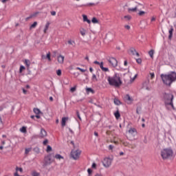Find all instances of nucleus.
Returning a JSON list of instances; mask_svg holds the SVG:
<instances>
[{
    "label": "nucleus",
    "instance_id": "nucleus-29",
    "mask_svg": "<svg viewBox=\"0 0 176 176\" xmlns=\"http://www.w3.org/2000/svg\"><path fill=\"white\" fill-rule=\"evenodd\" d=\"M34 113H36V115H39L42 113V112H41V110H39V109H34Z\"/></svg>",
    "mask_w": 176,
    "mask_h": 176
},
{
    "label": "nucleus",
    "instance_id": "nucleus-30",
    "mask_svg": "<svg viewBox=\"0 0 176 176\" xmlns=\"http://www.w3.org/2000/svg\"><path fill=\"white\" fill-rule=\"evenodd\" d=\"M23 71H25V67L21 65L19 68V74H21Z\"/></svg>",
    "mask_w": 176,
    "mask_h": 176
},
{
    "label": "nucleus",
    "instance_id": "nucleus-52",
    "mask_svg": "<svg viewBox=\"0 0 176 176\" xmlns=\"http://www.w3.org/2000/svg\"><path fill=\"white\" fill-rule=\"evenodd\" d=\"M109 149L110 151H112V149H113V146L111 144H110V145L109 146Z\"/></svg>",
    "mask_w": 176,
    "mask_h": 176
},
{
    "label": "nucleus",
    "instance_id": "nucleus-18",
    "mask_svg": "<svg viewBox=\"0 0 176 176\" xmlns=\"http://www.w3.org/2000/svg\"><path fill=\"white\" fill-rule=\"evenodd\" d=\"M173 32H174V28H173V26H171L170 29L168 31L169 36L168 38L171 39L173 38Z\"/></svg>",
    "mask_w": 176,
    "mask_h": 176
},
{
    "label": "nucleus",
    "instance_id": "nucleus-53",
    "mask_svg": "<svg viewBox=\"0 0 176 176\" xmlns=\"http://www.w3.org/2000/svg\"><path fill=\"white\" fill-rule=\"evenodd\" d=\"M124 28H126V30H130V25H126Z\"/></svg>",
    "mask_w": 176,
    "mask_h": 176
},
{
    "label": "nucleus",
    "instance_id": "nucleus-40",
    "mask_svg": "<svg viewBox=\"0 0 176 176\" xmlns=\"http://www.w3.org/2000/svg\"><path fill=\"white\" fill-rule=\"evenodd\" d=\"M121 142L124 146H129V142L124 141H121Z\"/></svg>",
    "mask_w": 176,
    "mask_h": 176
},
{
    "label": "nucleus",
    "instance_id": "nucleus-16",
    "mask_svg": "<svg viewBox=\"0 0 176 176\" xmlns=\"http://www.w3.org/2000/svg\"><path fill=\"white\" fill-rule=\"evenodd\" d=\"M38 14H39V12H33L32 14H31L27 19V20L30 19H34V17H36L38 16Z\"/></svg>",
    "mask_w": 176,
    "mask_h": 176
},
{
    "label": "nucleus",
    "instance_id": "nucleus-43",
    "mask_svg": "<svg viewBox=\"0 0 176 176\" xmlns=\"http://www.w3.org/2000/svg\"><path fill=\"white\" fill-rule=\"evenodd\" d=\"M151 79H153L155 78V73L151 72L149 74Z\"/></svg>",
    "mask_w": 176,
    "mask_h": 176
},
{
    "label": "nucleus",
    "instance_id": "nucleus-19",
    "mask_svg": "<svg viewBox=\"0 0 176 176\" xmlns=\"http://www.w3.org/2000/svg\"><path fill=\"white\" fill-rule=\"evenodd\" d=\"M80 34L82 35V36H85V35H86V30H85V28H80Z\"/></svg>",
    "mask_w": 176,
    "mask_h": 176
},
{
    "label": "nucleus",
    "instance_id": "nucleus-64",
    "mask_svg": "<svg viewBox=\"0 0 176 176\" xmlns=\"http://www.w3.org/2000/svg\"><path fill=\"white\" fill-rule=\"evenodd\" d=\"M89 71H90V72H93L94 70H93L92 67L89 68Z\"/></svg>",
    "mask_w": 176,
    "mask_h": 176
},
{
    "label": "nucleus",
    "instance_id": "nucleus-8",
    "mask_svg": "<svg viewBox=\"0 0 176 176\" xmlns=\"http://www.w3.org/2000/svg\"><path fill=\"white\" fill-rule=\"evenodd\" d=\"M94 64H97L98 65L100 66V68L102 69V71H103L104 72H109V69H108L107 67H104V63L101 62L100 63V62L96 60L94 62Z\"/></svg>",
    "mask_w": 176,
    "mask_h": 176
},
{
    "label": "nucleus",
    "instance_id": "nucleus-23",
    "mask_svg": "<svg viewBox=\"0 0 176 176\" xmlns=\"http://www.w3.org/2000/svg\"><path fill=\"white\" fill-rule=\"evenodd\" d=\"M54 157H55V159H57L58 160H61V159H64V157H63L60 154L55 155Z\"/></svg>",
    "mask_w": 176,
    "mask_h": 176
},
{
    "label": "nucleus",
    "instance_id": "nucleus-17",
    "mask_svg": "<svg viewBox=\"0 0 176 176\" xmlns=\"http://www.w3.org/2000/svg\"><path fill=\"white\" fill-rule=\"evenodd\" d=\"M125 100L128 104H131V102H133V98L129 95H126Z\"/></svg>",
    "mask_w": 176,
    "mask_h": 176
},
{
    "label": "nucleus",
    "instance_id": "nucleus-39",
    "mask_svg": "<svg viewBox=\"0 0 176 176\" xmlns=\"http://www.w3.org/2000/svg\"><path fill=\"white\" fill-rule=\"evenodd\" d=\"M68 44L72 45V46H74L75 45V41H72V40L68 41Z\"/></svg>",
    "mask_w": 176,
    "mask_h": 176
},
{
    "label": "nucleus",
    "instance_id": "nucleus-21",
    "mask_svg": "<svg viewBox=\"0 0 176 176\" xmlns=\"http://www.w3.org/2000/svg\"><path fill=\"white\" fill-rule=\"evenodd\" d=\"M32 176H41V173H38L36 170L32 171Z\"/></svg>",
    "mask_w": 176,
    "mask_h": 176
},
{
    "label": "nucleus",
    "instance_id": "nucleus-61",
    "mask_svg": "<svg viewBox=\"0 0 176 176\" xmlns=\"http://www.w3.org/2000/svg\"><path fill=\"white\" fill-rule=\"evenodd\" d=\"M9 0H2V3H6V2H8Z\"/></svg>",
    "mask_w": 176,
    "mask_h": 176
},
{
    "label": "nucleus",
    "instance_id": "nucleus-37",
    "mask_svg": "<svg viewBox=\"0 0 176 176\" xmlns=\"http://www.w3.org/2000/svg\"><path fill=\"white\" fill-rule=\"evenodd\" d=\"M36 25H38V23L34 22V23L31 25L30 28H35V27H36Z\"/></svg>",
    "mask_w": 176,
    "mask_h": 176
},
{
    "label": "nucleus",
    "instance_id": "nucleus-6",
    "mask_svg": "<svg viewBox=\"0 0 176 176\" xmlns=\"http://www.w3.org/2000/svg\"><path fill=\"white\" fill-rule=\"evenodd\" d=\"M113 160L109 157H106L104 159L102 164L104 167L106 168H109V167H111V165L112 164Z\"/></svg>",
    "mask_w": 176,
    "mask_h": 176
},
{
    "label": "nucleus",
    "instance_id": "nucleus-36",
    "mask_svg": "<svg viewBox=\"0 0 176 176\" xmlns=\"http://www.w3.org/2000/svg\"><path fill=\"white\" fill-rule=\"evenodd\" d=\"M30 152H31V148H25V155H28V153H30Z\"/></svg>",
    "mask_w": 176,
    "mask_h": 176
},
{
    "label": "nucleus",
    "instance_id": "nucleus-54",
    "mask_svg": "<svg viewBox=\"0 0 176 176\" xmlns=\"http://www.w3.org/2000/svg\"><path fill=\"white\" fill-rule=\"evenodd\" d=\"M1 146H3V145H5L6 144V142H5V140H3V141H1Z\"/></svg>",
    "mask_w": 176,
    "mask_h": 176
},
{
    "label": "nucleus",
    "instance_id": "nucleus-50",
    "mask_svg": "<svg viewBox=\"0 0 176 176\" xmlns=\"http://www.w3.org/2000/svg\"><path fill=\"white\" fill-rule=\"evenodd\" d=\"M77 117L80 120H82V118H80V114H79V111H76Z\"/></svg>",
    "mask_w": 176,
    "mask_h": 176
},
{
    "label": "nucleus",
    "instance_id": "nucleus-3",
    "mask_svg": "<svg viewBox=\"0 0 176 176\" xmlns=\"http://www.w3.org/2000/svg\"><path fill=\"white\" fill-rule=\"evenodd\" d=\"M164 100L168 109H175L174 104H173V100H174V96L173 94H165L164 95Z\"/></svg>",
    "mask_w": 176,
    "mask_h": 176
},
{
    "label": "nucleus",
    "instance_id": "nucleus-2",
    "mask_svg": "<svg viewBox=\"0 0 176 176\" xmlns=\"http://www.w3.org/2000/svg\"><path fill=\"white\" fill-rule=\"evenodd\" d=\"M107 80L110 86H114V87H120L122 86V79L119 75L116 74L113 76L107 77Z\"/></svg>",
    "mask_w": 176,
    "mask_h": 176
},
{
    "label": "nucleus",
    "instance_id": "nucleus-35",
    "mask_svg": "<svg viewBox=\"0 0 176 176\" xmlns=\"http://www.w3.org/2000/svg\"><path fill=\"white\" fill-rule=\"evenodd\" d=\"M146 14V12H145L144 11H140L138 12L139 16H144Z\"/></svg>",
    "mask_w": 176,
    "mask_h": 176
},
{
    "label": "nucleus",
    "instance_id": "nucleus-57",
    "mask_svg": "<svg viewBox=\"0 0 176 176\" xmlns=\"http://www.w3.org/2000/svg\"><path fill=\"white\" fill-rule=\"evenodd\" d=\"M136 113H138V115H140V109H137Z\"/></svg>",
    "mask_w": 176,
    "mask_h": 176
},
{
    "label": "nucleus",
    "instance_id": "nucleus-28",
    "mask_svg": "<svg viewBox=\"0 0 176 176\" xmlns=\"http://www.w3.org/2000/svg\"><path fill=\"white\" fill-rule=\"evenodd\" d=\"M91 80L92 82H97V80H98L97 79V76H96V74L92 75Z\"/></svg>",
    "mask_w": 176,
    "mask_h": 176
},
{
    "label": "nucleus",
    "instance_id": "nucleus-20",
    "mask_svg": "<svg viewBox=\"0 0 176 176\" xmlns=\"http://www.w3.org/2000/svg\"><path fill=\"white\" fill-rule=\"evenodd\" d=\"M138 9V8L137 7H135L133 8H128V12L129 13H131V12H137V10Z\"/></svg>",
    "mask_w": 176,
    "mask_h": 176
},
{
    "label": "nucleus",
    "instance_id": "nucleus-4",
    "mask_svg": "<svg viewBox=\"0 0 176 176\" xmlns=\"http://www.w3.org/2000/svg\"><path fill=\"white\" fill-rule=\"evenodd\" d=\"M160 154L163 160H167V159L172 157L173 155H174V151H173V148L168 147L162 149Z\"/></svg>",
    "mask_w": 176,
    "mask_h": 176
},
{
    "label": "nucleus",
    "instance_id": "nucleus-26",
    "mask_svg": "<svg viewBox=\"0 0 176 176\" xmlns=\"http://www.w3.org/2000/svg\"><path fill=\"white\" fill-rule=\"evenodd\" d=\"M24 63L28 67V68H30V65H31V62L28 60H25Z\"/></svg>",
    "mask_w": 176,
    "mask_h": 176
},
{
    "label": "nucleus",
    "instance_id": "nucleus-32",
    "mask_svg": "<svg viewBox=\"0 0 176 176\" xmlns=\"http://www.w3.org/2000/svg\"><path fill=\"white\" fill-rule=\"evenodd\" d=\"M23 173V168H19L18 166L16 167V173Z\"/></svg>",
    "mask_w": 176,
    "mask_h": 176
},
{
    "label": "nucleus",
    "instance_id": "nucleus-56",
    "mask_svg": "<svg viewBox=\"0 0 176 176\" xmlns=\"http://www.w3.org/2000/svg\"><path fill=\"white\" fill-rule=\"evenodd\" d=\"M51 14L52 16H56V12L55 11L51 12Z\"/></svg>",
    "mask_w": 176,
    "mask_h": 176
},
{
    "label": "nucleus",
    "instance_id": "nucleus-59",
    "mask_svg": "<svg viewBox=\"0 0 176 176\" xmlns=\"http://www.w3.org/2000/svg\"><path fill=\"white\" fill-rule=\"evenodd\" d=\"M23 94H27V90L23 89Z\"/></svg>",
    "mask_w": 176,
    "mask_h": 176
},
{
    "label": "nucleus",
    "instance_id": "nucleus-63",
    "mask_svg": "<svg viewBox=\"0 0 176 176\" xmlns=\"http://www.w3.org/2000/svg\"><path fill=\"white\" fill-rule=\"evenodd\" d=\"M3 146H0V151H3Z\"/></svg>",
    "mask_w": 176,
    "mask_h": 176
},
{
    "label": "nucleus",
    "instance_id": "nucleus-27",
    "mask_svg": "<svg viewBox=\"0 0 176 176\" xmlns=\"http://www.w3.org/2000/svg\"><path fill=\"white\" fill-rule=\"evenodd\" d=\"M114 116L116 117V119H119L120 118V113H119V111H117L115 113Z\"/></svg>",
    "mask_w": 176,
    "mask_h": 176
},
{
    "label": "nucleus",
    "instance_id": "nucleus-44",
    "mask_svg": "<svg viewBox=\"0 0 176 176\" xmlns=\"http://www.w3.org/2000/svg\"><path fill=\"white\" fill-rule=\"evenodd\" d=\"M91 21L94 23V24H97V23H98V20H97L96 18H93Z\"/></svg>",
    "mask_w": 176,
    "mask_h": 176
},
{
    "label": "nucleus",
    "instance_id": "nucleus-62",
    "mask_svg": "<svg viewBox=\"0 0 176 176\" xmlns=\"http://www.w3.org/2000/svg\"><path fill=\"white\" fill-rule=\"evenodd\" d=\"M94 135H96V137H98V133L94 132Z\"/></svg>",
    "mask_w": 176,
    "mask_h": 176
},
{
    "label": "nucleus",
    "instance_id": "nucleus-42",
    "mask_svg": "<svg viewBox=\"0 0 176 176\" xmlns=\"http://www.w3.org/2000/svg\"><path fill=\"white\" fill-rule=\"evenodd\" d=\"M76 69L80 71V72H86V69H82L80 67H76Z\"/></svg>",
    "mask_w": 176,
    "mask_h": 176
},
{
    "label": "nucleus",
    "instance_id": "nucleus-47",
    "mask_svg": "<svg viewBox=\"0 0 176 176\" xmlns=\"http://www.w3.org/2000/svg\"><path fill=\"white\" fill-rule=\"evenodd\" d=\"M86 90L87 93H94V91L91 88H87Z\"/></svg>",
    "mask_w": 176,
    "mask_h": 176
},
{
    "label": "nucleus",
    "instance_id": "nucleus-9",
    "mask_svg": "<svg viewBox=\"0 0 176 176\" xmlns=\"http://www.w3.org/2000/svg\"><path fill=\"white\" fill-rule=\"evenodd\" d=\"M109 63L111 67L113 68L118 67V60L115 58H110L109 59Z\"/></svg>",
    "mask_w": 176,
    "mask_h": 176
},
{
    "label": "nucleus",
    "instance_id": "nucleus-41",
    "mask_svg": "<svg viewBox=\"0 0 176 176\" xmlns=\"http://www.w3.org/2000/svg\"><path fill=\"white\" fill-rule=\"evenodd\" d=\"M70 91H71V93H74V91H76V86L72 87L70 89Z\"/></svg>",
    "mask_w": 176,
    "mask_h": 176
},
{
    "label": "nucleus",
    "instance_id": "nucleus-49",
    "mask_svg": "<svg viewBox=\"0 0 176 176\" xmlns=\"http://www.w3.org/2000/svg\"><path fill=\"white\" fill-rule=\"evenodd\" d=\"M136 62L138 63V64H141L142 63V59L138 58V59H136Z\"/></svg>",
    "mask_w": 176,
    "mask_h": 176
},
{
    "label": "nucleus",
    "instance_id": "nucleus-7",
    "mask_svg": "<svg viewBox=\"0 0 176 176\" xmlns=\"http://www.w3.org/2000/svg\"><path fill=\"white\" fill-rule=\"evenodd\" d=\"M128 135L129 138H133L137 135V129L134 128H131L128 131Z\"/></svg>",
    "mask_w": 176,
    "mask_h": 176
},
{
    "label": "nucleus",
    "instance_id": "nucleus-38",
    "mask_svg": "<svg viewBox=\"0 0 176 176\" xmlns=\"http://www.w3.org/2000/svg\"><path fill=\"white\" fill-rule=\"evenodd\" d=\"M136 78H137V74H135L133 78H131V80H130L131 83H133V82H134Z\"/></svg>",
    "mask_w": 176,
    "mask_h": 176
},
{
    "label": "nucleus",
    "instance_id": "nucleus-34",
    "mask_svg": "<svg viewBox=\"0 0 176 176\" xmlns=\"http://www.w3.org/2000/svg\"><path fill=\"white\" fill-rule=\"evenodd\" d=\"M52 146H50V145H48L47 146L46 152H47V153L52 152Z\"/></svg>",
    "mask_w": 176,
    "mask_h": 176
},
{
    "label": "nucleus",
    "instance_id": "nucleus-10",
    "mask_svg": "<svg viewBox=\"0 0 176 176\" xmlns=\"http://www.w3.org/2000/svg\"><path fill=\"white\" fill-rule=\"evenodd\" d=\"M45 166H47V164H52L53 163V160H52V156L47 155L45 157L44 160Z\"/></svg>",
    "mask_w": 176,
    "mask_h": 176
},
{
    "label": "nucleus",
    "instance_id": "nucleus-24",
    "mask_svg": "<svg viewBox=\"0 0 176 176\" xmlns=\"http://www.w3.org/2000/svg\"><path fill=\"white\" fill-rule=\"evenodd\" d=\"M148 54L151 58H153V54H155V50H151L148 52Z\"/></svg>",
    "mask_w": 176,
    "mask_h": 176
},
{
    "label": "nucleus",
    "instance_id": "nucleus-5",
    "mask_svg": "<svg viewBox=\"0 0 176 176\" xmlns=\"http://www.w3.org/2000/svg\"><path fill=\"white\" fill-rule=\"evenodd\" d=\"M82 151L79 149H74L71 151L70 157L74 159V160H78L79 159Z\"/></svg>",
    "mask_w": 176,
    "mask_h": 176
},
{
    "label": "nucleus",
    "instance_id": "nucleus-46",
    "mask_svg": "<svg viewBox=\"0 0 176 176\" xmlns=\"http://www.w3.org/2000/svg\"><path fill=\"white\" fill-rule=\"evenodd\" d=\"M56 75H58V76H61V69H58L56 71Z\"/></svg>",
    "mask_w": 176,
    "mask_h": 176
},
{
    "label": "nucleus",
    "instance_id": "nucleus-22",
    "mask_svg": "<svg viewBox=\"0 0 176 176\" xmlns=\"http://www.w3.org/2000/svg\"><path fill=\"white\" fill-rule=\"evenodd\" d=\"M82 19H83V21H87L88 24H90V23H91V21H90V20L87 19V16L86 15H82Z\"/></svg>",
    "mask_w": 176,
    "mask_h": 176
},
{
    "label": "nucleus",
    "instance_id": "nucleus-15",
    "mask_svg": "<svg viewBox=\"0 0 176 176\" xmlns=\"http://www.w3.org/2000/svg\"><path fill=\"white\" fill-rule=\"evenodd\" d=\"M67 120H68V117H63L62 118V121H61L62 127H65V123H67Z\"/></svg>",
    "mask_w": 176,
    "mask_h": 176
},
{
    "label": "nucleus",
    "instance_id": "nucleus-51",
    "mask_svg": "<svg viewBox=\"0 0 176 176\" xmlns=\"http://www.w3.org/2000/svg\"><path fill=\"white\" fill-rule=\"evenodd\" d=\"M151 21H156V17L155 16H152L151 19Z\"/></svg>",
    "mask_w": 176,
    "mask_h": 176
},
{
    "label": "nucleus",
    "instance_id": "nucleus-25",
    "mask_svg": "<svg viewBox=\"0 0 176 176\" xmlns=\"http://www.w3.org/2000/svg\"><path fill=\"white\" fill-rule=\"evenodd\" d=\"M114 104H116V105H120V104H122V102H120V100H119V99L115 98Z\"/></svg>",
    "mask_w": 176,
    "mask_h": 176
},
{
    "label": "nucleus",
    "instance_id": "nucleus-31",
    "mask_svg": "<svg viewBox=\"0 0 176 176\" xmlns=\"http://www.w3.org/2000/svg\"><path fill=\"white\" fill-rule=\"evenodd\" d=\"M20 132H21V133H27V127L23 126V127L20 129Z\"/></svg>",
    "mask_w": 176,
    "mask_h": 176
},
{
    "label": "nucleus",
    "instance_id": "nucleus-14",
    "mask_svg": "<svg viewBox=\"0 0 176 176\" xmlns=\"http://www.w3.org/2000/svg\"><path fill=\"white\" fill-rule=\"evenodd\" d=\"M49 27H50V22L47 21L45 23V28H44V30H43L44 34H46L47 32V30H49Z\"/></svg>",
    "mask_w": 176,
    "mask_h": 176
},
{
    "label": "nucleus",
    "instance_id": "nucleus-13",
    "mask_svg": "<svg viewBox=\"0 0 176 176\" xmlns=\"http://www.w3.org/2000/svg\"><path fill=\"white\" fill-rule=\"evenodd\" d=\"M130 52L133 56H137V57H140V54L135 50V49L131 48Z\"/></svg>",
    "mask_w": 176,
    "mask_h": 176
},
{
    "label": "nucleus",
    "instance_id": "nucleus-55",
    "mask_svg": "<svg viewBox=\"0 0 176 176\" xmlns=\"http://www.w3.org/2000/svg\"><path fill=\"white\" fill-rule=\"evenodd\" d=\"M87 172H88V174H91V173H92V170H91V169H90V168H89L88 170H87Z\"/></svg>",
    "mask_w": 176,
    "mask_h": 176
},
{
    "label": "nucleus",
    "instance_id": "nucleus-45",
    "mask_svg": "<svg viewBox=\"0 0 176 176\" xmlns=\"http://www.w3.org/2000/svg\"><path fill=\"white\" fill-rule=\"evenodd\" d=\"M47 58L48 59L49 61H52V58H50V52H48L47 54Z\"/></svg>",
    "mask_w": 176,
    "mask_h": 176
},
{
    "label": "nucleus",
    "instance_id": "nucleus-12",
    "mask_svg": "<svg viewBox=\"0 0 176 176\" xmlns=\"http://www.w3.org/2000/svg\"><path fill=\"white\" fill-rule=\"evenodd\" d=\"M47 132H46V131H45V129H42L41 130V133L39 134V138H45V137H47Z\"/></svg>",
    "mask_w": 176,
    "mask_h": 176
},
{
    "label": "nucleus",
    "instance_id": "nucleus-33",
    "mask_svg": "<svg viewBox=\"0 0 176 176\" xmlns=\"http://www.w3.org/2000/svg\"><path fill=\"white\" fill-rule=\"evenodd\" d=\"M124 19H125V20H126V21H129V20H131V16H130V15L124 16Z\"/></svg>",
    "mask_w": 176,
    "mask_h": 176
},
{
    "label": "nucleus",
    "instance_id": "nucleus-58",
    "mask_svg": "<svg viewBox=\"0 0 176 176\" xmlns=\"http://www.w3.org/2000/svg\"><path fill=\"white\" fill-rule=\"evenodd\" d=\"M96 163H94L92 164V168H96Z\"/></svg>",
    "mask_w": 176,
    "mask_h": 176
},
{
    "label": "nucleus",
    "instance_id": "nucleus-60",
    "mask_svg": "<svg viewBox=\"0 0 176 176\" xmlns=\"http://www.w3.org/2000/svg\"><path fill=\"white\" fill-rule=\"evenodd\" d=\"M124 65L125 67H127V60H124Z\"/></svg>",
    "mask_w": 176,
    "mask_h": 176
},
{
    "label": "nucleus",
    "instance_id": "nucleus-48",
    "mask_svg": "<svg viewBox=\"0 0 176 176\" xmlns=\"http://www.w3.org/2000/svg\"><path fill=\"white\" fill-rule=\"evenodd\" d=\"M47 144H49V140L46 139L43 141V145H47Z\"/></svg>",
    "mask_w": 176,
    "mask_h": 176
},
{
    "label": "nucleus",
    "instance_id": "nucleus-11",
    "mask_svg": "<svg viewBox=\"0 0 176 176\" xmlns=\"http://www.w3.org/2000/svg\"><path fill=\"white\" fill-rule=\"evenodd\" d=\"M65 58V57H64V56L59 55L57 56V61L59 64L63 65V64H64Z\"/></svg>",
    "mask_w": 176,
    "mask_h": 176
},
{
    "label": "nucleus",
    "instance_id": "nucleus-1",
    "mask_svg": "<svg viewBox=\"0 0 176 176\" xmlns=\"http://www.w3.org/2000/svg\"><path fill=\"white\" fill-rule=\"evenodd\" d=\"M161 78L164 85H166V86H171V83L176 80V72H171L167 74H161Z\"/></svg>",
    "mask_w": 176,
    "mask_h": 176
}]
</instances>
